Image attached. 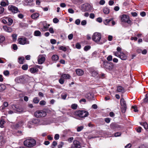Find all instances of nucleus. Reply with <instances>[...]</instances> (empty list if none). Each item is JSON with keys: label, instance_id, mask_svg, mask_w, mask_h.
Returning <instances> with one entry per match:
<instances>
[{"label": "nucleus", "instance_id": "1", "mask_svg": "<svg viewBox=\"0 0 148 148\" xmlns=\"http://www.w3.org/2000/svg\"><path fill=\"white\" fill-rule=\"evenodd\" d=\"M101 34L99 33H95L92 37L93 40L98 44L101 45L105 42V41L101 40Z\"/></svg>", "mask_w": 148, "mask_h": 148}, {"label": "nucleus", "instance_id": "2", "mask_svg": "<svg viewBox=\"0 0 148 148\" xmlns=\"http://www.w3.org/2000/svg\"><path fill=\"white\" fill-rule=\"evenodd\" d=\"M36 141L33 138H29L25 140L24 142V145L28 147H32L36 145Z\"/></svg>", "mask_w": 148, "mask_h": 148}, {"label": "nucleus", "instance_id": "3", "mask_svg": "<svg viewBox=\"0 0 148 148\" xmlns=\"http://www.w3.org/2000/svg\"><path fill=\"white\" fill-rule=\"evenodd\" d=\"M47 115L46 112L42 110H38L34 113L35 117L38 118H41L45 117Z\"/></svg>", "mask_w": 148, "mask_h": 148}, {"label": "nucleus", "instance_id": "4", "mask_svg": "<svg viewBox=\"0 0 148 148\" xmlns=\"http://www.w3.org/2000/svg\"><path fill=\"white\" fill-rule=\"evenodd\" d=\"M76 115L81 118H84L87 116L88 115V112L85 110H79L75 112Z\"/></svg>", "mask_w": 148, "mask_h": 148}, {"label": "nucleus", "instance_id": "5", "mask_svg": "<svg viewBox=\"0 0 148 148\" xmlns=\"http://www.w3.org/2000/svg\"><path fill=\"white\" fill-rule=\"evenodd\" d=\"M8 10L13 14L20 12L18 8L12 5H10L8 7Z\"/></svg>", "mask_w": 148, "mask_h": 148}, {"label": "nucleus", "instance_id": "6", "mask_svg": "<svg viewBox=\"0 0 148 148\" xmlns=\"http://www.w3.org/2000/svg\"><path fill=\"white\" fill-rule=\"evenodd\" d=\"M103 66L106 69L111 70L113 69L114 65L112 63H108L107 61H104L103 62Z\"/></svg>", "mask_w": 148, "mask_h": 148}, {"label": "nucleus", "instance_id": "7", "mask_svg": "<svg viewBox=\"0 0 148 148\" xmlns=\"http://www.w3.org/2000/svg\"><path fill=\"white\" fill-rule=\"evenodd\" d=\"M18 41L19 44L22 45L28 44L29 43V41L25 37L18 38Z\"/></svg>", "mask_w": 148, "mask_h": 148}, {"label": "nucleus", "instance_id": "8", "mask_svg": "<svg viewBox=\"0 0 148 148\" xmlns=\"http://www.w3.org/2000/svg\"><path fill=\"white\" fill-rule=\"evenodd\" d=\"M121 21L122 22L127 23L130 24H131L132 22L130 20L129 16L125 14L122 15L121 17Z\"/></svg>", "mask_w": 148, "mask_h": 148}, {"label": "nucleus", "instance_id": "9", "mask_svg": "<svg viewBox=\"0 0 148 148\" xmlns=\"http://www.w3.org/2000/svg\"><path fill=\"white\" fill-rule=\"evenodd\" d=\"M120 103L121 106L122 112L123 113H125L126 110L127 106L125 101L123 98L121 99Z\"/></svg>", "mask_w": 148, "mask_h": 148}, {"label": "nucleus", "instance_id": "10", "mask_svg": "<svg viewBox=\"0 0 148 148\" xmlns=\"http://www.w3.org/2000/svg\"><path fill=\"white\" fill-rule=\"evenodd\" d=\"M81 147L80 143L78 141L76 140L73 141L71 146V148H80Z\"/></svg>", "mask_w": 148, "mask_h": 148}, {"label": "nucleus", "instance_id": "11", "mask_svg": "<svg viewBox=\"0 0 148 148\" xmlns=\"http://www.w3.org/2000/svg\"><path fill=\"white\" fill-rule=\"evenodd\" d=\"M45 58L44 55H39L38 58V61L39 64H42L44 62Z\"/></svg>", "mask_w": 148, "mask_h": 148}, {"label": "nucleus", "instance_id": "12", "mask_svg": "<svg viewBox=\"0 0 148 148\" xmlns=\"http://www.w3.org/2000/svg\"><path fill=\"white\" fill-rule=\"evenodd\" d=\"M40 122V121L39 119H34L32 120V121L28 122L27 125L28 126L29 128H31V127L29 125V124H31L32 123H33L35 124L38 125L39 124Z\"/></svg>", "mask_w": 148, "mask_h": 148}, {"label": "nucleus", "instance_id": "13", "mask_svg": "<svg viewBox=\"0 0 148 148\" xmlns=\"http://www.w3.org/2000/svg\"><path fill=\"white\" fill-rule=\"evenodd\" d=\"M25 77V75L20 76L16 78L15 79V81L18 83L22 82L24 81Z\"/></svg>", "mask_w": 148, "mask_h": 148}, {"label": "nucleus", "instance_id": "14", "mask_svg": "<svg viewBox=\"0 0 148 148\" xmlns=\"http://www.w3.org/2000/svg\"><path fill=\"white\" fill-rule=\"evenodd\" d=\"M13 109L16 111V112H23V110L22 108L19 106L14 105L12 106Z\"/></svg>", "mask_w": 148, "mask_h": 148}, {"label": "nucleus", "instance_id": "15", "mask_svg": "<svg viewBox=\"0 0 148 148\" xmlns=\"http://www.w3.org/2000/svg\"><path fill=\"white\" fill-rule=\"evenodd\" d=\"M119 57L123 60H125L127 59L126 56L122 51L120 52V54L119 55Z\"/></svg>", "mask_w": 148, "mask_h": 148}, {"label": "nucleus", "instance_id": "16", "mask_svg": "<svg viewBox=\"0 0 148 148\" xmlns=\"http://www.w3.org/2000/svg\"><path fill=\"white\" fill-rule=\"evenodd\" d=\"M110 127L111 129L115 130L120 128V126L118 124L115 123H112L110 125Z\"/></svg>", "mask_w": 148, "mask_h": 148}, {"label": "nucleus", "instance_id": "17", "mask_svg": "<svg viewBox=\"0 0 148 148\" xmlns=\"http://www.w3.org/2000/svg\"><path fill=\"white\" fill-rule=\"evenodd\" d=\"M71 75L68 74H62L61 75V77L64 79H69L71 78Z\"/></svg>", "mask_w": 148, "mask_h": 148}, {"label": "nucleus", "instance_id": "18", "mask_svg": "<svg viewBox=\"0 0 148 148\" xmlns=\"http://www.w3.org/2000/svg\"><path fill=\"white\" fill-rule=\"evenodd\" d=\"M3 28L5 31L9 33L12 32V29L11 27H7L6 26H3Z\"/></svg>", "mask_w": 148, "mask_h": 148}, {"label": "nucleus", "instance_id": "19", "mask_svg": "<svg viewBox=\"0 0 148 148\" xmlns=\"http://www.w3.org/2000/svg\"><path fill=\"white\" fill-rule=\"evenodd\" d=\"M75 72L76 74L78 76H82L83 75L84 73V71L79 69H77L76 70Z\"/></svg>", "mask_w": 148, "mask_h": 148}, {"label": "nucleus", "instance_id": "20", "mask_svg": "<svg viewBox=\"0 0 148 148\" xmlns=\"http://www.w3.org/2000/svg\"><path fill=\"white\" fill-rule=\"evenodd\" d=\"M86 97L89 99H92L93 98V94L91 93H88L86 95Z\"/></svg>", "mask_w": 148, "mask_h": 148}, {"label": "nucleus", "instance_id": "21", "mask_svg": "<svg viewBox=\"0 0 148 148\" xmlns=\"http://www.w3.org/2000/svg\"><path fill=\"white\" fill-rule=\"evenodd\" d=\"M49 26V24H47L46 23L45 24H44L43 27L41 28V29L42 31H47Z\"/></svg>", "mask_w": 148, "mask_h": 148}, {"label": "nucleus", "instance_id": "22", "mask_svg": "<svg viewBox=\"0 0 148 148\" xmlns=\"http://www.w3.org/2000/svg\"><path fill=\"white\" fill-rule=\"evenodd\" d=\"M117 91L118 92L123 93L125 92V90L122 86H119L117 87Z\"/></svg>", "mask_w": 148, "mask_h": 148}, {"label": "nucleus", "instance_id": "23", "mask_svg": "<svg viewBox=\"0 0 148 148\" xmlns=\"http://www.w3.org/2000/svg\"><path fill=\"white\" fill-rule=\"evenodd\" d=\"M51 58L53 61H56L58 60L59 57L57 55H54L52 56Z\"/></svg>", "mask_w": 148, "mask_h": 148}, {"label": "nucleus", "instance_id": "24", "mask_svg": "<svg viewBox=\"0 0 148 148\" xmlns=\"http://www.w3.org/2000/svg\"><path fill=\"white\" fill-rule=\"evenodd\" d=\"M5 19H6L7 21H8V25H10L12 23L13 21L12 19L9 17H6Z\"/></svg>", "mask_w": 148, "mask_h": 148}, {"label": "nucleus", "instance_id": "25", "mask_svg": "<svg viewBox=\"0 0 148 148\" xmlns=\"http://www.w3.org/2000/svg\"><path fill=\"white\" fill-rule=\"evenodd\" d=\"M39 16V14L38 13H34L31 15V17L33 19L37 18Z\"/></svg>", "mask_w": 148, "mask_h": 148}, {"label": "nucleus", "instance_id": "26", "mask_svg": "<svg viewBox=\"0 0 148 148\" xmlns=\"http://www.w3.org/2000/svg\"><path fill=\"white\" fill-rule=\"evenodd\" d=\"M140 124L143 126L145 130L148 129V125L146 122L141 123H140Z\"/></svg>", "mask_w": 148, "mask_h": 148}, {"label": "nucleus", "instance_id": "27", "mask_svg": "<svg viewBox=\"0 0 148 148\" xmlns=\"http://www.w3.org/2000/svg\"><path fill=\"white\" fill-rule=\"evenodd\" d=\"M34 35L37 36H41V33L38 30H36L34 32Z\"/></svg>", "mask_w": 148, "mask_h": 148}, {"label": "nucleus", "instance_id": "28", "mask_svg": "<svg viewBox=\"0 0 148 148\" xmlns=\"http://www.w3.org/2000/svg\"><path fill=\"white\" fill-rule=\"evenodd\" d=\"M18 62L20 64H23L24 60V57H20L18 58Z\"/></svg>", "mask_w": 148, "mask_h": 148}, {"label": "nucleus", "instance_id": "29", "mask_svg": "<svg viewBox=\"0 0 148 148\" xmlns=\"http://www.w3.org/2000/svg\"><path fill=\"white\" fill-rule=\"evenodd\" d=\"M30 70L31 73H34L38 71V69L36 68H32Z\"/></svg>", "mask_w": 148, "mask_h": 148}, {"label": "nucleus", "instance_id": "30", "mask_svg": "<svg viewBox=\"0 0 148 148\" xmlns=\"http://www.w3.org/2000/svg\"><path fill=\"white\" fill-rule=\"evenodd\" d=\"M103 12L105 14H108L110 12V10L109 8L107 7H105L103 10Z\"/></svg>", "mask_w": 148, "mask_h": 148}, {"label": "nucleus", "instance_id": "31", "mask_svg": "<svg viewBox=\"0 0 148 148\" xmlns=\"http://www.w3.org/2000/svg\"><path fill=\"white\" fill-rule=\"evenodd\" d=\"M84 6L86 7V11H89L90 10L91 8L90 5L88 4H86L84 5Z\"/></svg>", "mask_w": 148, "mask_h": 148}, {"label": "nucleus", "instance_id": "32", "mask_svg": "<svg viewBox=\"0 0 148 148\" xmlns=\"http://www.w3.org/2000/svg\"><path fill=\"white\" fill-rule=\"evenodd\" d=\"M91 75L92 76L94 77H98V73L97 71H93L92 72Z\"/></svg>", "mask_w": 148, "mask_h": 148}, {"label": "nucleus", "instance_id": "33", "mask_svg": "<svg viewBox=\"0 0 148 148\" xmlns=\"http://www.w3.org/2000/svg\"><path fill=\"white\" fill-rule=\"evenodd\" d=\"M6 88V87L3 84L0 85V92L4 90Z\"/></svg>", "mask_w": 148, "mask_h": 148}, {"label": "nucleus", "instance_id": "34", "mask_svg": "<svg viewBox=\"0 0 148 148\" xmlns=\"http://www.w3.org/2000/svg\"><path fill=\"white\" fill-rule=\"evenodd\" d=\"M39 101L38 98L37 97H34L33 99V102L35 103H38Z\"/></svg>", "mask_w": 148, "mask_h": 148}, {"label": "nucleus", "instance_id": "35", "mask_svg": "<svg viewBox=\"0 0 148 148\" xmlns=\"http://www.w3.org/2000/svg\"><path fill=\"white\" fill-rule=\"evenodd\" d=\"M5 123V122L1 118L0 120V125L1 127L3 128V125Z\"/></svg>", "mask_w": 148, "mask_h": 148}, {"label": "nucleus", "instance_id": "36", "mask_svg": "<svg viewBox=\"0 0 148 148\" xmlns=\"http://www.w3.org/2000/svg\"><path fill=\"white\" fill-rule=\"evenodd\" d=\"M59 49L60 50H62L64 51H66L67 50V48L66 47L63 46H61L59 47Z\"/></svg>", "mask_w": 148, "mask_h": 148}, {"label": "nucleus", "instance_id": "37", "mask_svg": "<svg viewBox=\"0 0 148 148\" xmlns=\"http://www.w3.org/2000/svg\"><path fill=\"white\" fill-rule=\"evenodd\" d=\"M5 39V37L2 35L0 36V43H2Z\"/></svg>", "mask_w": 148, "mask_h": 148}, {"label": "nucleus", "instance_id": "38", "mask_svg": "<svg viewBox=\"0 0 148 148\" xmlns=\"http://www.w3.org/2000/svg\"><path fill=\"white\" fill-rule=\"evenodd\" d=\"M0 5L2 6L5 7L6 5H8V4H7L4 1H2L1 2Z\"/></svg>", "mask_w": 148, "mask_h": 148}, {"label": "nucleus", "instance_id": "39", "mask_svg": "<svg viewBox=\"0 0 148 148\" xmlns=\"http://www.w3.org/2000/svg\"><path fill=\"white\" fill-rule=\"evenodd\" d=\"M91 48V47L90 45H87L85 46L84 48V50L85 51H87L89 50Z\"/></svg>", "mask_w": 148, "mask_h": 148}, {"label": "nucleus", "instance_id": "40", "mask_svg": "<svg viewBox=\"0 0 148 148\" xmlns=\"http://www.w3.org/2000/svg\"><path fill=\"white\" fill-rule=\"evenodd\" d=\"M59 82L61 84H64V79L62 78L61 77L59 79Z\"/></svg>", "mask_w": 148, "mask_h": 148}, {"label": "nucleus", "instance_id": "41", "mask_svg": "<svg viewBox=\"0 0 148 148\" xmlns=\"http://www.w3.org/2000/svg\"><path fill=\"white\" fill-rule=\"evenodd\" d=\"M10 73L8 71L6 70L4 71L3 74L6 76H8L9 75Z\"/></svg>", "mask_w": 148, "mask_h": 148}, {"label": "nucleus", "instance_id": "42", "mask_svg": "<svg viewBox=\"0 0 148 148\" xmlns=\"http://www.w3.org/2000/svg\"><path fill=\"white\" fill-rule=\"evenodd\" d=\"M22 68L23 70H27L28 69V65H23L22 66Z\"/></svg>", "mask_w": 148, "mask_h": 148}, {"label": "nucleus", "instance_id": "43", "mask_svg": "<svg viewBox=\"0 0 148 148\" xmlns=\"http://www.w3.org/2000/svg\"><path fill=\"white\" fill-rule=\"evenodd\" d=\"M111 21L110 19H106L103 22L105 25H107Z\"/></svg>", "mask_w": 148, "mask_h": 148}, {"label": "nucleus", "instance_id": "44", "mask_svg": "<svg viewBox=\"0 0 148 148\" xmlns=\"http://www.w3.org/2000/svg\"><path fill=\"white\" fill-rule=\"evenodd\" d=\"M39 104L41 106L44 105L46 104V102L44 100L41 101H40Z\"/></svg>", "mask_w": 148, "mask_h": 148}, {"label": "nucleus", "instance_id": "45", "mask_svg": "<svg viewBox=\"0 0 148 148\" xmlns=\"http://www.w3.org/2000/svg\"><path fill=\"white\" fill-rule=\"evenodd\" d=\"M33 1V0H26L24 4L26 5H27L29 3H30Z\"/></svg>", "mask_w": 148, "mask_h": 148}, {"label": "nucleus", "instance_id": "46", "mask_svg": "<svg viewBox=\"0 0 148 148\" xmlns=\"http://www.w3.org/2000/svg\"><path fill=\"white\" fill-rule=\"evenodd\" d=\"M4 11V8L1 6H0V14L3 13Z\"/></svg>", "mask_w": 148, "mask_h": 148}, {"label": "nucleus", "instance_id": "47", "mask_svg": "<svg viewBox=\"0 0 148 148\" xmlns=\"http://www.w3.org/2000/svg\"><path fill=\"white\" fill-rule=\"evenodd\" d=\"M77 107V105L76 104H74L72 105L71 108L73 109H76Z\"/></svg>", "mask_w": 148, "mask_h": 148}, {"label": "nucleus", "instance_id": "48", "mask_svg": "<svg viewBox=\"0 0 148 148\" xmlns=\"http://www.w3.org/2000/svg\"><path fill=\"white\" fill-rule=\"evenodd\" d=\"M61 96L62 99H65L67 97V95L66 94H63L61 95Z\"/></svg>", "mask_w": 148, "mask_h": 148}, {"label": "nucleus", "instance_id": "49", "mask_svg": "<svg viewBox=\"0 0 148 148\" xmlns=\"http://www.w3.org/2000/svg\"><path fill=\"white\" fill-rule=\"evenodd\" d=\"M132 108L134 109V111L136 112L138 111V110L137 109V108L136 106H132Z\"/></svg>", "mask_w": 148, "mask_h": 148}, {"label": "nucleus", "instance_id": "50", "mask_svg": "<svg viewBox=\"0 0 148 148\" xmlns=\"http://www.w3.org/2000/svg\"><path fill=\"white\" fill-rule=\"evenodd\" d=\"M83 127L82 126L78 127L77 128V132H80L83 129Z\"/></svg>", "mask_w": 148, "mask_h": 148}, {"label": "nucleus", "instance_id": "51", "mask_svg": "<svg viewBox=\"0 0 148 148\" xmlns=\"http://www.w3.org/2000/svg\"><path fill=\"white\" fill-rule=\"evenodd\" d=\"M144 101L145 102H147L148 101V93L146 95V97L144 99Z\"/></svg>", "mask_w": 148, "mask_h": 148}, {"label": "nucleus", "instance_id": "52", "mask_svg": "<svg viewBox=\"0 0 148 148\" xmlns=\"http://www.w3.org/2000/svg\"><path fill=\"white\" fill-rule=\"evenodd\" d=\"M68 12L71 14H73L74 13V11L71 8H69L68 10Z\"/></svg>", "mask_w": 148, "mask_h": 148}, {"label": "nucleus", "instance_id": "53", "mask_svg": "<svg viewBox=\"0 0 148 148\" xmlns=\"http://www.w3.org/2000/svg\"><path fill=\"white\" fill-rule=\"evenodd\" d=\"M12 37L14 40H16L17 37V35L16 34H13L12 35Z\"/></svg>", "mask_w": 148, "mask_h": 148}, {"label": "nucleus", "instance_id": "54", "mask_svg": "<svg viewBox=\"0 0 148 148\" xmlns=\"http://www.w3.org/2000/svg\"><path fill=\"white\" fill-rule=\"evenodd\" d=\"M75 47L77 49H80L81 48V46L80 45V44L79 43H77L75 45Z\"/></svg>", "mask_w": 148, "mask_h": 148}, {"label": "nucleus", "instance_id": "55", "mask_svg": "<svg viewBox=\"0 0 148 148\" xmlns=\"http://www.w3.org/2000/svg\"><path fill=\"white\" fill-rule=\"evenodd\" d=\"M59 135L58 134H55V136H54V139L56 140H58L59 139Z\"/></svg>", "mask_w": 148, "mask_h": 148}, {"label": "nucleus", "instance_id": "56", "mask_svg": "<svg viewBox=\"0 0 148 148\" xmlns=\"http://www.w3.org/2000/svg\"><path fill=\"white\" fill-rule=\"evenodd\" d=\"M121 134V133L120 132H117L114 134V136L115 137H118L120 136Z\"/></svg>", "mask_w": 148, "mask_h": 148}, {"label": "nucleus", "instance_id": "57", "mask_svg": "<svg viewBox=\"0 0 148 148\" xmlns=\"http://www.w3.org/2000/svg\"><path fill=\"white\" fill-rule=\"evenodd\" d=\"M73 34H71L69 35L68 36V38L70 40H71L73 38Z\"/></svg>", "mask_w": 148, "mask_h": 148}, {"label": "nucleus", "instance_id": "58", "mask_svg": "<svg viewBox=\"0 0 148 148\" xmlns=\"http://www.w3.org/2000/svg\"><path fill=\"white\" fill-rule=\"evenodd\" d=\"M80 21L79 19H77L75 21V23L77 25H79L80 24Z\"/></svg>", "mask_w": 148, "mask_h": 148}, {"label": "nucleus", "instance_id": "59", "mask_svg": "<svg viewBox=\"0 0 148 148\" xmlns=\"http://www.w3.org/2000/svg\"><path fill=\"white\" fill-rule=\"evenodd\" d=\"M86 24V21L85 20H83L81 22V24L82 25H85Z\"/></svg>", "mask_w": 148, "mask_h": 148}, {"label": "nucleus", "instance_id": "60", "mask_svg": "<svg viewBox=\"0 0 148 148\" xmlns=\"http://www.w3.org/2000/svg\"><path fill=\"white\" fill-rule=\"evenodd\" d=\"M51 43L52 44H55L56 42V40L55 39H51L50 40Z\"/></svg>", "mask_w": 148, "mask_h": 148}, {"label": "nucleus", "instance_id": "61", "mask_svg": "<svg viewBox=\"0 0 148 148\" xmlns=\"http://www.w3.org/2000/svg\"><path fill=\"white\" fill-rule=\"evenodd\" d=\"M53 21L54 23H56L58 22L59 20L56 18H54L53 20Z\"/></svg>", "mask_w": 148, "mask_h": 148}, {"label": "nucleus", "instance_id": "62", "mask_svg": "<svg viewBox=\"0 0 148 148\" xmlns=\"http://www.w3.org/2000/svg\"><path fill=\"white\" fill-rule=\"evenodd\" d=\"M110 121V118H106L105 119V121L107 123H109Z\"/></svg>", "mask_w": 148, "mask_h": 148}, {"label": "nucleus", "instance_id": "63", "mask_svg": "<svg viewBox=\"0 0 148 148\" xmlns=\"http://www.w3.org/2000/svg\"><path fill=\"white\" fill-rule=\"evenodd\" d=\"M142 128L140 127H139L138 128L136 129L137 132L138 133H140L141 131Z\"/></svg>", "mask_w": 148, "mask_h": 148}, {"label": "nucleus", "instance_id": "64", "mask_svg": "<svg viewBox=\"0 0 148 148\" xmlns=\"http://www.w3.org/2000/svg\"><path fill=\"white\" fill-rule=\"evenodd\" d=\"M112 56H109L107 58V60L109 61H111L112 60Z\"/></svg>", "mask_w": 148, "mask_h": 148}]
</instances>
